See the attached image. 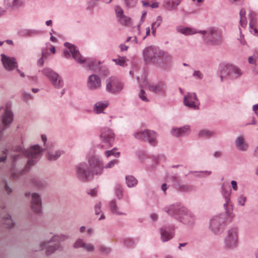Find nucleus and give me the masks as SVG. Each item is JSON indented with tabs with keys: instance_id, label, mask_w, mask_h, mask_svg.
<instances>
[{
	"instance_id": "obj_48",
	"label": "nucleus",
	"mask_w": 258,
	"mask_h": 258,
	"mask_svg": "<svg viewBox=\"0 0 258 258\" xmlns=\"http://www.w3.org/2000/svg\"><path fill=\"white\" fill-rule=\"evenodd\" d=\"M192 189V187L190 185L185 184L179 185V189L182 191H188Z\"/></svg>"
},
{
	"instance_id": "obj_53",
	"label": "nucleus",
	"mask_w": 258,
	"mask_h": 258,
	"mask_svg": "<svg viewBox=\"0 0 258 258\" xmlns=\"http://www.w3.org/2000/svg\"><path fill=\"white\" fill-rule=\"evenodd\" d=\"M99 250L102 253L107 254L110 253L111 249L110 248L104 245H101L99 247Z\"/></svg>"
},
{
	"instance_id": "obj_4",
	"label": "nucleus",
	"mask_w": 258,
	"mask_h": 258,
	"mask_svg": "<svg viewBox=\"0 0 258 258\" xmlns=\"http://www.w3.org/2000/svg\"><path fill=\"white\" fill-rule=\"evenodd\" d=\"M115 135L112 130L104 127L100 130V138L101 143L98 146L100 148L108 149L112 146Z\"/></svg>"
},
{
	"instance_id": "obj_9",
	"label": "nucleus",
	"mask_w": 258,
	"mask_h": 258,
	"mask_svg": "<svg viewBox=\"0 0 258 258\" xmlns=\"http://www.w3.org/2000/svg\"><path fill=\"white\" fill-rule=\"evenodd\" d=\"M160 53V49L152 46L147 47L143 51L145 61L155 64L159 62V54Z\"/></svg>"
},
{
	"instance_id": "obj_34",
	"label": "nucleus",
	"mask_w": 258,
	"mask_h": 258,
	"mask_svg": "<svg viewBox=\"0 0 258 258\" xmlns=\"http://www.w3.org/2000/svg\"><path fill=\"white\" fill-rule=\"evenodd\" d=\"M62 246L60 243H55L52 245H49L47 247L45 253L47 255H49L57 250H61Z\"/></svg>"
},
{
	"instance_id": "obj_25",
	"label": "nucleus",
	"mask_w": 258,
	"mask_h": 258,
	"mask_svg": "<svg viewBox=\"0 0 258 258\" xmlns=\"http://www.w3.org/2000/svg\"><path fill=\"white\" fill-rule=\"evenodd\" d=\"M69 238L68 235L60 234L58 235H53L50 240L47 241H43L41 243L40 250H42L44 247L47 246V245L51 242H62L67 240Z\"/></svg>"
},
{
	"instance_id": "obj_62",
	"label": "nucleus",
	"mask_w": 258,
	"mask_h": 258,
	"mask_svg": "<svg viewBox=\"0 0 258 258\" xmlns=\"http://www.w3.org/2000/svg\"><path fill=\"white\" fill-rule=\"evenodd\" d=\"M21 174L22 173L20 172H15L14 170L12 171V177L14 179H17Z\"/></svg>"
},
{
	"instance_id": "obj_42",
	"label": "nucleus",
	"mask_w": 258,
	"mask_h": 258,
	"mask_svg": "<svg viewBox=\"0 0 258 258\" xmlns=\"http://www.w3.org/2000/svg\"><path fill=\"white\" fill-rule=\"evenodd\" d=\"M115 148H114L111 150H107L104 152L105 155L106 157H109V156L113 155L116 158H118L120 155L119 152H115Z\"/></svg>"
},
{
	"instance_id": "obj_7",
	"label": "nucleus",
	"mask_w": 258,
	"mask_h": 258,
	"mask_svg": "<svg viewBox=\"0 0 258 258\" xmlns=\"http://www.w3.org/2000/svg\"><path fill=\"white\" fill-rule=\"evenodd\" d=\"M134 136L137 140L147 142L153 146H155L157 144V134L153 131L145 130L138 132L135 133Z\"/></svg>"
},
{
	"instance_id": "obj_63",
	"label": "nucleus",
	"mask_w": 258,
	"mask_h": 258,
	"mask_svg": "<svg viewBox=\"0 0 258 258\" xmlns=\"http://www.w3.org/2000/svg\"><path fill=\"white\" fill-rule=\"evenodd\" d=\"M193 76L197 77L200 79H201L203 78V75L200 71H195L193 74Z\"/></svg>"
},
{
	"instance_id": "obj_51",
	"label": "nucleus",
	"mask_w": 258,
	"mask_h": 258,
	"mask_svg": "<svg viewBox=\"0 0 258 258\" xmlns=\"http://www.w3.org/2000/svg\"><path fill=\"white\" fill-rule=\"evenodd\" d=\"M139 96L141 99L145 102H148L149 99L147 98L146 93L143 89H141L139 94Z\"/></svg>"
},
{
	"instance_id": "obj_61",
	"label": "nucleus",
	"mask_w": 258,
	"mask_h": 258,
	"mask_svg": "<svg viewBox=\"0 0 258 258\" xmlns=\"http://www.w3.org/2000/svg\"><path fill=\"white\" fill-rule=\"evenodd\" d=\"M240 24L242 27L245 28L247 25V21L245 17L240 18Z\"/></svg>"
},
{
	"instance_id": "obj_17",
	"label": "nucleus",
	"mask_w": 258,
	"mask_h": 258,
	"mask_svg": "<svg viewBox=\"0 0 258 258\" xmlns=\"http://www.w3.org/2000/svg\"><path fill=\"white\" fill-rule=\"evenodd\" d=\"M238 230L236 228L230 229L228 232L225 243L226 247L233 249L236 247L237 244Z\"/></svg>"
},
{
	"instance_id": "obj_14",
	"label": "nucleus",
	"mask_w": 258,
	"mask_h": 258,
	"mask_svg": "<svg viewBox=\"0 0 258 258\" xmlns=\"http://www.w3.org/2000/svg\"><path fill=\"white\" fill-rule=\"evenodd\" d=\"M76 175L80 180L85 181H87L89 176L91 175L88 165L86 163H80L76 165Z\"/></svg>"
},
{
	"instance_id": "obj_13",
	"label": "nucleus",
	"mask_w": 258,
	"mask_h": 258,
	"mask_svg": "<svg viewBox=\"0 0 258 258\" xmlns=\"http://www.w3.org/2000/svg\"><path fill=\"white\" fill-rule=\"evenodd\" d=\"M221 193L223 197L224 198L225 203L224 204V208L225 210L226 214L229 215L230 210L231 209L232 204L230 201V196L231 194V189L230 186L223 183L221 186Z\"/></svg>"
},
{
	"instance_id": "obj_64",
	"label": "nucleus",
	"mask_w": 258,
	"mask_h": 258,
	"mask_svg": "<svg viewBox=\"0 0 258 258\" xmlns=\"http://www.w3.org/2000/svg\"><path fill=\"white\" fill-rule=\"evenodd\" d=\"M252 110L254 112L255 115L258 116V103L253 106Z\"/></svg>"
},
{
	"instance_id": "obj_1",
	"label": "nucleus",
	"mask_w": 258,
	"mask_h": 258,
	"mask_svg": "<svg viewBox=\"0 0 258 258\" xmlns=\"http://www.w3.org/2000/svg\"><path fill=\"white\" fill-rule=\"evenodd\" d=\"M43 150L38 145H35L28 150H25L21 146L17 145L11 149V156L13 164L23 156L28 158L27 164L23 172H27L31 167L35 164L42 156Z\"/></svg>"
},
{
	"instance_id": "obj_54",
	"label": "nucleus",
	"mask_w": 258,
	"mask_h": 258,
	"mask_svg": "<svg viewBox=\"0 0 258 258\" xmlns=\"http://www.w3.org/2000/svg\"><path fill=\"white\" fill-rule=\"evenodd\" d=\"M39 33V31L36 30H26L25 31V35L26 36H32L35 35Z\"/></svg>"
},
{
	"instance_id": "obj_58",
	"label": "nucleus",
	"mask_w": 258,
	"mask_h": 258,
	"mask_svg": "<svg viewBox=\"0 0 258 258\" xmlns=\"http://www.w3.org/2000/svg\"><path fill=\"white\" fill-rule=\"evenodd\" d=\"M9 150L7 149H5L3 152L4 154V156H0V162H5L7 159V155L8 153Z\"/></svg>"
},
{
	"instance_id": "obj_44",
	"label": "nucleus",
	"mask_w": 258,
	"mask_h": 258,
	"mask_svg": "<svg viewBox=\"0 0 258 258\" xmlns=\"http://www.w3.org/2000/svg\"><path fill=\"white\" fill-rule=\"evenodd\" d=\"M248 15L250 19L249 28L250 29H252V27H254L256 23L255 18V15L251 11H250Z\"/></svg>"
},
{
	"instance_id": "obj_3",
	"label": "nucleus",
	"mask_w": 258,
	"mask_h": 258,
	"mask_svg": "<svg viewBox=\"0 0 258 258\" xmlns=\"http://www.w3.org/2000/svg\"><path fill=\"white\" fill-rule=\"evenodd\" d=\"M39 72L48 79L55 88L60 89L63 87L64 83L62 77L51 69L46 67Z\"/></svg>"
},
{
	"instance_id": "obj_57",
	"label": "nucleus",
	"mask_w": 258,
	"mask_h": 258,
	"mask_svg": "<svg viewBox=\"0 0 258 258\" xmlns=\"http://www.w3.org/2000/svg\"><path fill=\"white\" fill-rule=\"evenodd\" d=\"M101 204L99 202L95 206V212L96 215H99L101 212Z\"/></svg>"
},
{
	"instance_id": "obj_2",
	"label": "nucleus",
	"mask_w": 258,
	"mask_h": 258,
	"mask_svg": "<svg viewBox=\"0 0 258 258\" xmlns=\"http://www.w3.org/2000/svg\"><path fill=\"white\" fill-rule=\"evenodd\" d=\"M199 33L203 35V40L206 44L218 45L223 41L222 33L217 28L209 27L205 30L200 31Z\"/></svg>"
},
{
	"instance_id": "obj_37",
	"label": "nucleus",
	"mask_w": 258,
	"mask_h": 258,
	"mask_svg": "<svg viewBox=\"0 0 258 258\" xmlns=\"http://www.w3.org/2000/svg\"><path fill=\"white\" fill-rule=\"evenodd\" d=\"M86 61V68L92 71H95L97 69L99 66V63L94 59H85Z\"/></svg>"
},
{
	"instance_id": "obj_18",
	"label": "nucleus",
	"mask_w": 258,
	"mask_h": 258,
	"mask_svg": "<svg viewBox=\"0 0 258 258\" xmlns=\"http://www.w3.org/2000/svg\"><path fill=\"white\" fill-rule=\"evenodd\" d=\"M13 113L9 109L6 108L5 110V113L2 116V122L3 126L0 128V141L3 139L4 136V131L10 126L13 120Z\"/></svg>"
},
{
	"instance_id": "obj_30",
	"label": "nucleus",
	"mask_w": 258,
	"mask_h": 258,
	"mask_svg": "<svg viewBox=\"0 0 258 258\" xmlns=\"http://www.w3.org/2000/svg\"><path fill=\"white\" fill-rule=\"evenodd\" d=\"M108 106L107 101L97 102L94 105V111L97 114L101 113Z\"/></svg>"
},
{
	"instance_id": "obj_40",
	"label": "nucleus",
	"mask_w": 258,
	"mask_h": 258,
	"mask_svg": "<svg viewBox=\"0 0 258 258\" xmlns=\"http://www.w3.org/2000/svg\"><path fill=\"white\" fill-rule=\"evenodd\" d=\"M214 134V133L212 131L203 130L199 132L198 133V136L200 138H208Z\"/></svg>"
},
{
	"instance_id": "obj_20",
	"label": "nucleus",
	"mask_w": 258,
	"mask_h": 258,
	"mask_svg": "<svg viewBox=\"0 0 258 258\" xmlns=\"http://www.w3.org/2000/svg\"><path fill=\"white\" fill-rule=\"evenodd\" d=\"M161 239L163 242H167L174 236V227L173 225L163 226L160 229Z\"/></svg>"
},
{
	"instance_id": "obj_16",
	"label": "nucleus",
	"mask_w": 258,
	"mask_h": 258,
	"mask_svg": "<svg viewBox=\"0 0 258 258\" xmlns=\"http://www.w3.org/2000/svg\"><path fill=\"white\" fill-rule=\"evenodd\" d=\"M31 195L30 192H26L25 196L26 197ZM31 208L35 213H39L42 210V200L40 195L34 192L31 194Z\"/></svg>"
},
{
	"instance_id": "obj_55",
	"label": "nucleus",
	"mask_w": 258,
	"mask_h": 258,
	"mask_svg": "<svg viewBox=\"0 0 258 258\" xmlns=\"http://www.w3.org/2000/svg\"><path fill=\"white\" fill-rule=\"evenodd\" d=\"M258 58V56L253 55L248 57V62L250 64L256 65V60Z\"/></svg>"
},
{
	"instance_id": "obj_28",
	"label": "nucleus",
	"mask_w": 258,
	"mask_h": 258,
	"mask_svg": "<svg viewBox=\"0 0 258 258\" xmlns=\"http://www.w3.org/2000/svg\"><path fill=\"white\" fill-rule=\"evenodd\" d=\"M47 159L49 161H55L57 160L62 153V151L59 150H54L47 148Z\"/></svg>"
},
{
	"instance_id": "obj_23",
	"label": "nucleus",
	"mask_w": 258,
	"mask_h": 258,
	"mask_svg": "<svg viewBox=\"0 0 258 258\" xmlns=\"http://www.w3.org/2000/svg\"><path fill=\"white\" fill-rule=\"evenodd\" d=\"M87 86L88 88L91 90L99 89L101 86L100 77L94 74L90 76L87 82Z\"/></svg>"
},
{
	"instance_id": "obj_31",
	"label": "nucleus",
	"mask_w": 258,
	"mask_h": 258,
	"mask_svg": "<svg viewBox=\"0 0 258 258\" xmlns=\"http://www.w3.org/2000/svg\"><path fill=\"white\" fill-rule=\"evenodd\" d=\"M176 30L178 32L185 35H193L198 32L195 29L183 26H180L177 27L176 28Z\"/></svg>"
},
{
	"instance_id": "obj_6",
	"label": "nucleus",
	"mask_w": 258,
	"mask_h": 258,
	"mask_svg": "<svg viewBox=\"0 0 258 258\" xmlns=\"http://www.w3.org/2000/svg\"><path fill=\"white\" fill-rule=\"evenodd\" d=\"M64 45L69 49H65L63 51L62 55L68 58L71 56V54L74 59L80 64H83L85 61V58L80 54L79 50L73 44L69 42H65Z\"/></svg>"
},
{
	"instance_id": "obj_46",
	"label": "nucleus",
	"mask_w": 258,
	"mask_h": 258,
	"mask_svg": "<svg viewBox=\"0 0 258 258\" xmlns=\"http://www.w3.org/2000/svg\"><path fill=\"white\" fill-rule=\"evenodd\" d=\"M119 163V161L116 159H114L110 161L107 164H106L105 166H103V168H112L115 164H117Z\"/></svg>"
},
{
	"instance_id": "obj_5",
	"label": "nucleus",
	"mask_w": 258,
	"mask_h": 258,
	"mask_svg": "<svg viewBox=\"0 0 258 258\" xmlns=\"http://www.w3.org/2000/svg\"><path fill=\"white\" fill-rule=\"evenodd\" d=\"M229 215L221 214L213 217L210 220L209 228L214 234H219L222 232L225 226L227 217Z\"/></svg>"
},
{
	"instance_id": "obj_52",
	"label": "nucleus",
	"mask_w": 258,
	"mask_h": 258,
	"mask_svg": "<svg viewBox=\"0 0 258 258\" xmlns=\"http://www.w3.org/2000/svg\"><path fill=\"white\" fill-rule=\"evenodd\" d=\"M125 57H120L119 58L113 59V61H114L116 64L119 65L120 66L123 67V66H124V63H125Z\"/></svg>"
},
{
	"instance_id": "obj_24",
	"label": "nucleus",
	"mask_w": 258,
	"mask_h": 258,
	"mask_svg": "<svg viewBox=\"0 0 258 258\" xmlns=\"http://www.w3.org/2000/svg\"><path fill=\"white\" fill-rule=\"evenodd\" d=\"M148 89L155 94H161L166 91V83L163 81H159L156 84L149 85Z\"/></svg>"
},
{
	"instance_id": "obj_21",
	"label": "nucleus",
	"mask_w": 258,
	"mask_h": 258,
	"mask_svg": "<svg viewBox=\"0 0 258 258\" xmlns=\"http://www.w3.org/2000/svg\"><path fill=\"white\" fill-rule=\"evenodd\" d=\"M1 57L3 66L6 70L11 71L18 68V63L15 57L7 56L4 54H1Z\"/></svg>"
},
{
	"instance_id": "obj_56",
	"label": "nucleus",
	"mask_w": 258,
	"mask_h": 258,
	"mask_svg": "<svg viewBox=\"0 0 258 258\" xmlns=\"http://www.w3.org/2000/svg\"><path fill=\"white\" fill-rule=\"evenodd\" d=\"M23 98L24 100L27 101L29 100L32 99L33 97L30 93L28 92H24L23 93Z\"/></svg>"
},
{
	"instance_id": "obj_10",
	"label": "nucleus",
	"mask_w": 258,
	"mask_h": 258,
	"mask_svg": "<svg viewBox=\"0 0 258 258\" xmlns=\"http://www.w3.org/2000/svg\"><path fill=\"white\" fill-rule=\"evenodd\" d=\"M185 207L177 204H174L163 208V211L169 216L179 221Z\"/></svg>"
},
{
	"instance_id": "obj_26",
	"label": "nucleus",
	"mask_w": 258,
	"mask_h": 258,
	"mask_svg": "<svg viewBox=\"0 0 258 258\" xmlns=\"http://www.w3.org/2000/svg\"><path fill=\"white\" fill-rule=\"evenodd\" d=\"M189 126L185 125L179 128H173L171 131L172 135L176 137L184 136L189 134Z\"/></svg>"
},
{
	"instance_id": "obj_8",
	"label": "nucleus",
	"mask_w": 258,
	"mask_h": 258,
	"mask_svg": "<svg viewBox=\"0 0 258 258\" xmlns=\"http://www.w3.org/2000/svg\"><path fill=\"white\" fill-rule=\"evenodd\" d=\"M242 74V71L238 67L232 64H227L223 67L221 72L220 78L222 81L224 77L236 79L239 78Z\"/></svg>"
},
{
	"instance_id": "obj_49",
	"label": "nucleus",
	"mask_w": 258,
	"mask_h": 258,
	"mask_svg": "<svg viewBox=\"0 0 258 258\" xmlns=\"http://www.w3.org/2000/svg\"><path fill=\"white\" fill-rule=\"evenodd\" d=\"M137 0H124L125 6L127 8L134 7L137 3Z\"/></svg>"
},
{
	"instance_id": "obj_35",
	"label": "nucleus",
	"mask_w": 258,
	"mask_h": 258,
	"mask_svg": "<svg viewBox=\"0 0 258 258\" xmlns=\"http://www.w3.org/2000/svg\"><path fill=\"white\" fill-rule=\"evenodd\" d=\"M126 184L128 187H134L138 184V180L133 175H127L125 177Z\"/></svg>"
},
{
	"instance_id": "obj_43",
	"label": "nucleus",
	"mask_w": 258,
	"mask_h": 258,
	"mask_svg": "<svg viewBox=\"0 0 258 258\" xmlns=\"http://www.w3.org/2000/svg\"><path fill=\"white\" fill-rule=\"evenodd\" d=\"M115 193L116 196L121 199L123 196V189L121 185H117L115 187Z\"/></svg>"
},
{
	"instance_id": "obj_41",
	"label": "nucleus",
	"mask_w": 258,
	"mask_h": 258,
	"mask_svg": "<svg viewBox=\"0 0 258 258\" xmlns=\"http://www.w3.org/2000/svg\"><path fill=\"white\" fill-rule=\"evenodd\" d=\"M118 20L122 25L128 26L131 24V19L124 15L118 18Z\"/></svg>"
},
{
	"instance_id": "obj_45",
	"label": "nucleus",
	"mask_w": 258,
	"mask_h": 258,
	"mask_svg": "<svg viewBox=\"0 0 258 258\" xmlns=\"http://www.w3.org/2000/svg\"><path fill=\"white\" fill-rule=\"evenodd\" d=\"M85 244V242L83 239L79 238L74 243V247L75 248H84Z\"/></svg>"
},
{
	"instance_id": "obj_39",
	"label": "nucleus",
	"mask_w": 258,
	"mask_h": 258,
	"mask_svg": "<svg viewBox=\"0 0 258 258\" xmlns=\"http://www.w3.org/2000/svg\"><path fill=\"white\" fill-rule=\"evenodd\" d=\"M3 222L7 228H11L14 226V223L11 219V216L9 214H8L6 217L4 218Z\"/></svg>"
},
{
	"instance_id": "obj_12",
	"label": "nucleus",
	"mask_w": 258,
	"mask_h": 258,
	"mask_svg": "<svg viewBox=\"0 0 258 258\" xmlns=\"http://www.w3.org/2000/svg\"><path fill=\"white\" fill-rule=\"evenodd\" d=\"M88 167L91 175H100L103 170L102 161L96 156H92L88 159Z\"/></svg>"
},
{
	"instance_id": "obj_36",
	"label": "nucleus",
	"mask_w": 258,
	"mask_h": 258,
	"mask_svg": "<svg viewBox=\"0 0 258 258\" xmlns=\"http://www.w3.org/2000/svg\"><path fill=\"white\" fill-rule=\"evenodd\" d=\"M32 182L37 188H42L45 187L47 185V182L38 178L34 177L32 179Z\"/></svg>"
},
{
	"instance_id": "obj_33",
	"label": "nucleus",
	"mask_w": 258,
	"mask_h": 258,
	"mask_svg": "<svg viewBox=\"0 0 258 258\" xmlns=\"http://www.w3.org/2000/svg\"><path fill=\"white\" fill-rule=\"evenodd\" d=\"M212 174L211 171H190L188 174H192L195 177L198 178H204L209 176Z\"/></svg>"
},
{
	"instance_id": "obj_27",
	"label": "nucleus",
	"mask_w": 258,
	"mask_h": 258,
	"mask_svg": "<svg viewBox=\"0 0 258 258\" xmlns=\"http://www.w3.org/2000/svg\"><path fill=\"white\" fill-rule=\"evenodd\" d=\"M235 144L236 148L240 151H246L248 148V145L245 141L243 136H238L236 139Z\"/></svg>"
},
{
	"instance_id": "obj_59",
	"label": "nucleus",
	"mask_w": 258,
	"mask_h": 258,
	"mask_svg": "<svg viewBox=\"0 0 258 258\" xmlns=\"http://www.w3.org/2000/svg\"><path fill=\"white\" fill-rule=\"evenodd\" d=\"M246 198L245 197H244L243 196H240L238 198V202L239 204L242 206H244L245 202L246 201Z\"/></svg>"
},
{
	"instance_id": "obj_11",
	"label": "nucleus",
	"mask_w": 258,
	"mask_h": 258,
	"mask_svg": "<svg viewBox=\"0 0 258 258\" xmlns=\"http://www.w3.org/2000/svg\"><path fill=\"white\" fill-rule=\"evenodd\" d=\"M123 88L122 83L116 77H111L106 79V90L111 94L121 92Z\"/></svg>"
},
{
	"instance_id": "obj_32",
	"label": "nucleus",
	"mask_w": 258,
	"mask_h": 258,
	"mask_svg": "<svg viewBox=\"0 0 258 258\" xmlns=\"http://www.w3.org/2000/svg\"><path fill=\"white\" fill-rule=\"evenodd\" d=\"M5 4L6 7L11 9H16L22 5V0H5Z\"/></svg>"
},
{
	"instance_id": "obj_38",
	"label": "nucleus",
	"mask_w": 258,
	"mask_h": 258,
	"mask_svg": "<svg viewBox=\"0 0 258 258\" xmlns=\"http://www.w3.org/2000/svg\"><path fill=\"white\" fill-rule=\"evenodd\" d=\"M110 209L112 213L115 214L122 215L125 214L118 211V208L117 206L115 200H112L109 204Z\"/></svg>"
},
{
	"instance_id": "obj_19",
	"label": "nucleus",
	"mask_w": 258,
	"mask_h": 258,
	"mask_svg": "<svg viewBox=\"0 0 258 258\" xmlns=\"http://www.w3.org/2000/svg\"><path fill=\"white\" fill-rule=\"evenodd\" d=\"M160 54H159V62L156 65L163 70L169 69L171 66L172 56L166 52L160 50Z\"/></svg>"
},
{
	"instance_id": "obj_22",
	"label": "nucleus",
	"mask_w": 258,
	"mask_h": 258,
	"mask_svg": "<svg viewBox=\"0 0 258 258\" xmlns=\"http://www.w3.org/2000/svg\"><path fill=\"white\" fill-rule=\"evenodd\" d=\"M182 215L179 222L188 226H192L195 221V218L193 214L185 208L183 214Z\"/></svg>"
},
{
	"instance_id": "obj_15",
	"label": "nucleus",
	"mask_w": 258,
	"mask_h": 258,
	"mask_svg": "<svg viewBox=\"0 0 258 258\" xmlns=\"http://www.w3.org/2000/svg\"><path fill=\"white\" fill-rule=\"evenodd\" d=\"M183 104L189 108L199 109L200 102L196 93H187L184 97Z\"/></svg>"
},
{
	"instance_id": "obj_29",
	"label": "nucleus",
	"mask_w": 258,
	"mask_h": 258,
	"mask_svg": "<svg viewBox=\"0 0 258 258\" xmlns=\"http://www.w3.org/2000/svg\"><path fill=\"white\" fill-rule=\"evenodd\" d=\"M180 1L181 0H164L163 6L167 9L175 10Z\"/></svg>"
},
{
	"instance_id": "obj_47",
	"label": "nucleus",
	"mask_w": 258,
	"mask_h": 258,
	"mask_svg": "<svg viewBox=\"0 0 258 258\" xmlns=\"http://www.w3.org/2000/svg\"><path fill=\"white\" fill-rule=\"evenodd\" d=\"M115 11L117 18L124 15L122 9L119 6H116L115 7Z\"/></svg>"
},
{
	"instance_id": "obj_50",
	"label": "nucleus",
	"mask_w": 258,
	"mask_h": 258,
	"mask_svg": "<svg viewBox=\"0 0 258 258\" xmlns=\"http://www.w3.org/2000/svg\"><path fill=\"white\" fill-rule=\"evenodd\" d=\"M162 21V18L160 16H158L155 22L152 24L151 26L157 28L161 24Z\"/></svg>"
},
{
	"instance_id": "obj_60",
	"label": "nucleus",
	"mask_w": 258,
	"mask_h": 258,
	"mask_svg": "<svg viewBox=\"0 0 258 258\" xmlns=\"http://www.w3.org/2000/svg\"><path fill=\"white\" fill-rule=\"evenodd\" d=\"M84 248L88 251H93L94 250V246L90 243L85 244Z\"/></svg>"
}]
</instances>
